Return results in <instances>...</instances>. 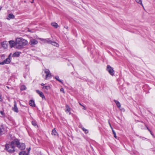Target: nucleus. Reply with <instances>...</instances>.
I'll return each instance as SVG.
<instances>
[{"mask_svg":"<svg viewBox=\"0 0 155 155\" xmlns=\"http://www.w3.org/2000/svg\"><path fill=\"white\" fill-rule=\"evenodd\" d=\"M18 143V139H15L11 142V144H6L5 146V149L8 152L12 153L15 151V146L16 143Z\"/></svg>","mask_w":155,"mask_h":155,"instance_id":"f257e3e1","label":"nucleus"},{"mask_svg":"<svg viewBox=\"0 0 155 155\" xmlns=\"http://www.w3.org/2000/svg\"><path fill=\"white\" fill-rule=\"evenodd\" d=\"M28 43V42L26 40L21 38H17L16 40L15 45L17 48H21Z\"/></svg>","mask_w":155,"mask_h":155,"instance_id":"f03ea898","label":"nucleus"},{"mask_svg":"<svg viewBox=\"0 0 155 155\" xmlns=\"http://www.w3.org/2000/svg\"><path fill=\"white\" fill-rule=\"evenodd\" d=\"M106 70L108 71L109 74L112 75L114 76V71L113 68L109 65H107V66Z\"/></svg>","mask_w":155,"mask_h":155,"instance_id":"7ed1b4c3","label":"nucleus"},{"mask_svg":"<svg viewBox=\"0 0 155 155\" xmlns=\"http://www.w3.org/2000/svg\"><path fill=\"white\" fill-rule=\"evenodd\" d=\"M18 143L15 144L17 147L21 150H24L25 148V146L24 143H20L18 139Z\"/></svg>","mask_w":155,"mask_h":155,"instance_id":"20e7f679","label":"nucleus"},{"mask_svg":"<svg viewBox=\"0 0 155 155\" xmlns=\"http://www.w3.org/2000/svg\"><path fill=\"white\" fill-rule=\"evenodd\" d=\"M45 72L46 74V79H49L51 77V74L49 70L47 69L45 70Z\"/></svg>","mask_w":155,"mask_h":155,"instance_id":"39448f33","label":"nucleus"},{"mask_svg":"<svg viewBox=\"0 0 155 155\" xmlns=\"http://www.w3.org/2000/svg\"><path fill=\"white\" fill-rule=\"evenodd\" d=\"M10 55H9L8 57L5 60L3 61L0 63V64L3 65L4 64H9L10 61V58H9Z\"/></svg>","mask_w":155,"mask_h":155,"instance_id":"423d86ee","label":"nucleus"},{"mask_svg":"<svg viewBox=\"0 0 155 155\" xmlns=\"http://www.w3.org/2000/svg\"><path fill=\"white\" fill-rule=\"evenodd\" d=\"M14 107L12 108V110L15 112L18 113V108L17 106V104L15 101H14Z\"/></svg>","mask_w":155,"mask_h":155,"instance_id":"0eeeda50","label":"nucleus"},{"mask_svg":"<svg viewBox=\"0 0 155 155\" xmlns=\"http://www.w3.org/2000/svg\"><path fill=\"white\" fill-rule=\"evenodd\" d=\"M30 150V148L28 150V153H27L26 151H22L19 153V155H28V153Z\"/></svg>","mask_w":155,"mask_h":155,"instance_id":"6e6552de","label":"nucleus"},{"mask_svg":"<svg viewBox=\"0 0 155 155\" xmlns=\"http://www.w3.org/2000/svg\"><path fill=\"white\" fill-rule=\"evenodd\" d=\"M30 42L31 45H35L38 43V41L35 39H32L31 40Z\"/></svg>","mask_w":155,"mask_h":155,"instance_id":"1a4fd4ad","label":"nucleus"},{"mask_svg":"<svg viewBox=\"0 0 155 155\" xmlns=\"http://www.w3.org/2000/svg\"><path fill=\"white\" fill-rule=\"evenodd\" d=\"M36 92L37 93L39 94L40 96L41 97L42 99L45 98V97L44 95V94L42 92L38 90H36Z\"/></svg>","mask_w":155,"mask_h":155,"instance_id":"9d476101","label":"nucleus"},{"mask_svg":"<svg viewBox=\"0 0 155 155\" xmlns=\"http://www.w3.org/2000/svg\"><path fill=\"white\" fill-rule=\"evenodd\" d=\"M9 43L10 45V47L11 48L14 47L15 45V42L13 41H9Z\"/></svg>","mask_w":155,"mask_h":155,"instance_id":"9b49d317","label":"nucleus"},{"mask_svg":"<svg viewBox=\"0 0 155 155\" xmlns=\"http://www.w3.org/2000/svg\"><path fill=\"white\" fill-rule=\"evenodd\" d=\"M7 42L6 41H4L1 43V45L4 48H7Z\"/></svg>","mask_w":155,"mask_h":155,"instance_id":"f8f14e48","label":"nucleus"},{"mask_svg":"<svg viewBox=\"0 0 155 155\" xmlns=\"http://www.w3.org/2000/svg\"><path fill=\"white\" fill-rule=\"evenodd\" d=\"M66 113H69V114H71V112H70V110H71V108L69 107V106L67 105L66 106Z\"/></svg>","mask_w":155,"mask_h":155,"instance_id":"ddd939ff","label":"nucleus"},{"mask_svg":"<svg viewBox=\"0 0 155 155\" xmlns=\"http://www.w3.org/2000/svg\"><path fill=\"white\" fill-rule=\"evenodd\" d=\"M40 39L41 41H44L45 42H47L49 44H51V41L50 40L49 38L46 39H43L40 38Z\"/></svg>","mask_w":155,"mask_h":155,"instance_id":"4468645a","label":"nucleus"},{"mask_svg":"<svg viewBox=\"0 0 155 155\" xmlns=\"http://www.w3.org/2000/svg\"><path fill=\"white\" fill-rule=\"evenodd\" d=\"M29 105L32 107H35V104L34 101L32 100H31L29 101Z\"/></svg>","mask_w":155,"mask_h":155,"instance_id":"2eb2a0df","label":"nucleus"},{"mask_svg":"<svg viewBox=\"0 0 155 155\" xmlns=\"http://www.w3.org/2000/svg\"><path fill=\"white\" fill-rule=\"evenodd\" d=\"M114 101L116 103L117 107L119 108H120L121 107V105L119 101H117L115 100H114Z\"/></svg>","mask_w":155,"mask_h":155,"instance_id":"dca6fc26","label":"nucleus"},{"mask_svg":"<svg viewBox=\"0 0 155 155\" xmlns=\"http://www.w3.org/2000/svg\"><path fill=\"white\" fill-rule=\"evenodd\" d=\"M8 18H7L8 20H10L11 19H13L14 18L15 16L12 14H10L8 16Z\"/></svg>","mask_w":155,"mask_h":155,"instance_id":"f3484780","label":"nucleus"},{"mask_svg":"<svg viewBox=\"0 0 155 155\" xmlns=\"http://www.w3.org/2000/svg\"><path fill=\"white\" fill-rule=\"evenodd\" d=\"M20 52H16L14 53L13 54V56L14 57H18L20 54Z\"/></svg>","mask_w":155,"mask_h":155,"instance_id":"a211bd4d","label":"nucleus"},{"mask_svg":"<svg viewBox=\"0 0 155 155\" xmlns=\"http://www.w3.org/2000/svg\"><path fill=\"white\" fill-rule=\"evenodd\" d=\"M51 25L55 28H57L58 27V24L55 22L52 23Z\"/></svg>","mask_w":155,"mask_h":155,"instance_id":"6ab92c4d","label":"nucleus"},{"mask_svg":"<svg viewBox=\"0 0 155 155\" xmlns=\"http://www.w3.org/2000/svg\"><path fill=\"white\" fill-rule=\"evenodd\" d=\"M51 134L52 135H54V136L56 135L57 134V132H56L55 128L54 129L52 130Z\"/></svg>","mask_w":155,"mask_h":155,"instance_id":"aec40b11","label":"nucleus"},{"mask_svg":"<svg viewBox=\"0 0 155 155\" xmlns=\"http://www.w3.org/2000/svg\"><path fill=\"white\" fill-rule=\"evenodd\" d=\"M43 89H46L47 90H49L50 88V87L49 86H43L42 87Z\"/></svg>","mask_w":155,"mask_h":155,"instance_id":"412c9836","label":"nucleus"},{"mask_svg":"<svg viewBox=\"0 0 155 155\" xmlns=\"http://www.w3.org/2000/svg\"><path fill=\"white\" fill-rule=\"evenodd\" d=\"M136 2L140 4L142 6H143V5L142 3V0H135Z\"/></svg>","mask_w":155,"mask_h":155,"instance_id":"4be33fe9","label":"nucleus"},{"mask_svg":"<svg viewBox=\"0 0 155 155\" xmlns=\"http://www.w3.org/2000/svg\"><path fill=\"white\" fill-rule=\"evenodd\" d=\"M52 45L55 46L56 47H58V44L56 42L54 41H51V44Z\"/></svg>","mask_w":155,"mask_h":155,"instance_id":"5701e85b","label":"nucleus"},{"mask_svg":"<svg viewBox=\"0 0 155 155\" xmlns=\"http://www.w3.org/2000/svg\"><path fill=\"white\" fill-rule=\"evenodd\" d=\"M26 88V87L25 85H22L20 87V90L21 91L25 90Z\"/></svg>","mask_w":155,"mask_h":155,"instance_id":"b1692460","label":"nucleus"},{"mask_svg":"<svg viewBox=\"0 0 155 155\" xmlns=\"http://www.w3.org/2000/svg\"><path fill=\"white\" fill-rule=\"evenodd\" d=\"M0 113L2 115V117H6L5 114L3 111H0Z\"/></svg>","mask_w":155,"mask_h":155,"instance_id":"393cba45","label":"nucleus"},{"mask_svg":"<svg viewBox=\"0 0 155 155\" xmlns=\"http://www.w3.org/2000/svg\"><path fill=\"white\" fill-rule=\"evenodd\" d=\"M55 78L58 81H59L61 83H63L62 81L59 79V77L58 76H56L55 77Z\"/></svg>","mask_w":155,"mask_h":155,"instance_id":"a878e982","label":"nucleus"},{"mask_svg":"<svg viewBox=\"0 0 155 155\" xmlns=\"http://www.w3.org/2000/svg\"><path fill=\"white\" fill-rule=\"evenodd\" d=\"M3 130V127L2 126L0 127V135L1 134L2 132V130Z\"/></svg>","mask_w":155,"mask_h":155,"instance_id":"bb28decb","label":"nucleus"},{"mask_svg":"<svg viewBox=\"0 0 155 155\" xmlns=\"http://www.w3.org/2000/svg\"><path fill=\"white\" fill-rule=\"evenodd\" d=\"M112 132H113V134H114V137L115 138H117V136H116V134L115 133V131L113 130L112 129Z\"/></svg>","mask_w":155,"mask_h":155,"instance_id":"cd10ccee","label":"nucleus"},{"mask_svg":"<svg viewBox=\"0 0 155 155\" xmlns=\"http://www.w3.org/2000/svg\"><path fill=\"white\" fill-rule=\"evenodd\" d=\"M82 130L86 133H88V131L85 128H83Z\"/></svg>","mask_w":155,"mask_h":155,"instance_id":"c85d7f7f","label":"nucleus"},{"mask_svg":"<svg viewBox=\"0 0 155 155\" xmlns=\"http://www.w3.org/2000/svg\"><path fill=\"white\" fill-rule=\"evenodd\" d=\"M32 124L34 126H36L37 125L36 123V122L35 121H32Z\"/></svg>","mask_w":155,"mask_h":155,"instance_id":"c756f323","label":"nucleus"},{"mask_svg":"<svg viewBox=\"0 0 155 155\" xmlns=\"http://www.w3.org/2000/svg\"><path fill=\"white\" fill-rule=\"evenodd\" d=\"M60 91H61L63 93H64V89L63 88H61L60 89Z\"/></svg>","mask_w":155,"mask_h":155,"instance_id":"7c9ffc66","label":"nucleus"},{"mask_svg":"<svg viewBox=\"0 0 155 155\" xmlns=\"http://www.w3.org/2000/svg\"><path fill=\"white\" fill-rule=\"evenodd\" d=\"M2 101V96L0 95V101Z\"/></svg>","mask_w":155,"mask_h":155,"instance_id":"2f4dec72","label":"nucleus"},{"mask_svg":"<svg viewBox=\"0 0 155 155\" xmlns=\"http://www.w3.org/2000/svg\"><path fill=\"white\" fill-rule=\"evenodd\" d=\"M109 125H110V127H111V128L112 129H112H113V128L112 127V126H111V124H110V123L109 121Z\"/></svg>","mask_w":155,"mask_h":155,"instance_id":"473e14b6","label":"nucleus"},{"mask_svg":"<svg viewBox=\"0 0 155 155\" xmlns=\"http://www.w3.org/2000/svg\"><path fill=\"white\" fill-rule=\"evenodd\" d=\"M146 127H147V129L149 131H150V129H149V128L147 126H146Z\"/></svg>","mask_w":155,"mask_h":155,"instance_id":"72a5a7b5","label":"nucleus"},{"mask_svg":"<svg viewBox=\"0 0 155 155\" xmlns=\"http://www.w3.org/2000/svg\"><path fill=\"white\" fill-rule=\"evenodd\" d=\"M82 107H83V109H84V110H85L86 109V108H85V106H82Z\"/></svg>","mask_w":155,"mask_h":155,"instance_id":"f704fd0d","label":"nucleus"},{"mask_svg":"<svg viewBox=\"0 0 155 155\" xmlns=\"http://www.w3.org/2000/svg\"><path fill=\"white\" fill-rule=\"evenodd\" d=\"M64 27L66 29H68V27L67 26H65Z\"/></svg>","mask_w":155,"mask_h":155,"instance_id":"c9c22d12","label":"nucleus"},{"mask_svg":"<svg viewBox=\"0 0 155 155\" xmlns=\"http://www.w3.org/2000/svg\"><path fill=\"white\" fill-rule=\"evenodd\" d=\"M149 132H150V133L152 135H153V134H152V132H151V130H150V131H149Z\"/></svg>","mask_w":155,"mask_h":155,"instance_id":"e433bc0d","label":"nucleus"},{"mask_svg":"<svg viewBox=\"0 0 155 155\" xmlns=\"http://www.w3.org/2000/svg\"><path fill=\"white\" fill-rule=\"evenodd\" d=\"M79 104L80 105H81V106H83L80 103H79Z\"/></svg>","mask_w":155,"mask_h":155,"instance_id":"4c0bfd02","label":"nucleus"},{"mask_svg":"<svg viewBox=\"0 0 155 155\" xmlns=\"http://www.w3.org/2000/svg\"><path fill=\"white\" fill-rule=\"evenodd\" d=\"M44 85H45L44 84H43V83L41 84V85L42 86H43Z\"/></svg>","mask_w":155,"mask_h":155,"instance_id":"58836bf2","label":"nucleus"},{"mask_svg":"<svg viewBox=\"0 0 155 155\" xmlns=\"http://www.w3.org/2000/svg\"><path fill=\"white\" fill-rule=\"evenodd\" d=\"M31 2V3H34V0H32V2Z\"/></svg>","mask_w":155,"mask_h":155,"instance_id":"ea45409f","label":"nucleus"},{"mask_svg":"<svg viewBox=\"0 0 155 155\" xmlns=\"http://www.w3.org/2000/svg\"><path fill=\"white\" fill-rule=\"evenodd\" d=\"M2 8V7L0 6V10Z\"/></svg>","mask_w":155,"mask_h":155,"instance_id":"a19ab883","label":"nucleus"},{"mask_svg":"<svg viewBox=\"0 0 155 155\" xmlns=\"http://www.w3.org/2000/svg\"><path fill=\"white\" fill-rule=\"evenodd\" d=\"M6 87L8 89L9 88V87L8 86H6Z\"/></svg>","mask_w":155,"mask_h":155,"instance_id":"79ce46f5","label":"nucleus"},{"mask_svg":"<svg viewBox=\"0 0 155 155\" xmlns=\"http://www.w3.org/2000/svg\"><path fill=\"white\" fill-rule=\"evenodd\" d=\"M28 31H29V32H31V31H30L29 29L28 30Z\"/></svg>","mask_w":155,"mask_h":155,"instance_id":"37998d69","label":"nucleus"}]
</instances>
